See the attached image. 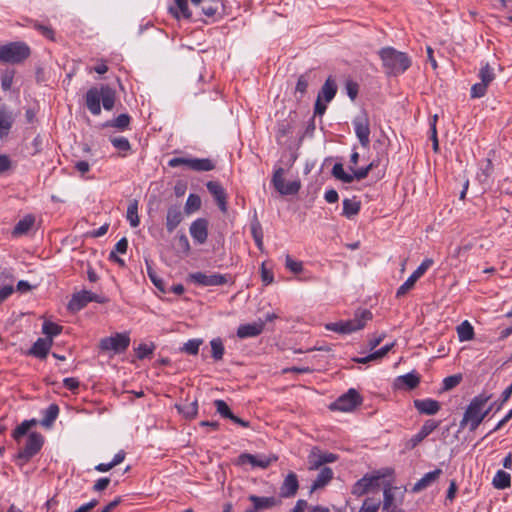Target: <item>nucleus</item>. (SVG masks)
<instances>
[{"mask_svg": "<svg viewBox=\"0 0 512 512\" xmlns=\"http://www.w3.org/2000/svg\"><path fill=\"white\" fill-rule=\"evenodd\" d=\"M487 85L482 82L476 83L471 87V97L472 98H481L486 94Z\"/></svg>", "mask_w": 512, "mask_h": 512, "instance_id": "nucleus-63", "label": "nucleus"}, {"mask_svg": "<svg viewBox=\"0 0 512 512\" xmlns=\"http://www.w3.org/2000/svg\"><path fill=\"white\" fill-rule=\"evenodd\" d=\"M110 142L120 152H128L131 150L130 142L126 137H123V136L111 137Z\"/></svg>", "mask_w": 512, "mask_h": 512, "instance_id": "nucleus-53", "label": "nucleus"}, {"mask_svg": "<svg viewBox=\"0 0 512 512\" xmlns=\"http://www.w3.org/2000/svg\"><path fill=\"white\" fill-rule=\"evenodd\" d=\"M312 79H313V74H312L311 70L306 71L305 73L301 74L298 77L296 87H295V95L298 100H301L303 98V96L306 94L307 88L309 86V83L312 81Z\"/></svg>", "mask_w": 512, "mask_h": 512, "instance_id": "nucleus-32", "label": "nucleus"}, {"mask_svg": "<svg viewBox=\"0 0 512 512\" xmlns=\"http://www.w3.org/2000/svg\"><path fill=\"white\" fill-rule=\"evenodd\" d=\"M439 423L435 420L428 419L425 421L423 426L421 427L420 431L413 435L411 439L408 442V447L413 449L415 448L420 442H422L430 433H432L437 427Z\"/></svg>", "mask_w": 512, "mask_h": 512, "instance_id": "nucleus-21", "label": "nucleus"}, {"mask_svg": "<svg viewBox=\"0 0 512 512\" xmlns=\"http://www.w3.org/2000/svg\"><path fill=\"white\" fill-rule=\"evenodd\" d=\"M208 225L209 222L205 218H198L193 221L190 225V234L195 242L198 244H204L208 237Z\"/></svg>", "mask_w": 512, "mask_h": 512, "instance_id": "nucleus-15", "label": "nucleus"}, {"mask_svg": "<svg viewBox=\"0 0 512 512\" xmlns=\"http://www.w3.org/2000/svg\"><path fill=\"white\" fill-rule=\"evenodd\" d=\"M337 93V84L335 80L329 76L323 86L321 87L317 99L324 100L326 103H329L333 100Z\"/></svg>", "mask_w": 512, "mask_h": 512, "instance_id": "nucleus-29", "label": "nucleus"}, {"mask_svg": "<svg viewBox=\"0 0 512 512\" xmlns=\"http://www.w3.org/2000/svg\"><path fill=\"white\" fill-rule=\"evenodd\" d=\"M53 345L52 339L38 338L32 347L27 351L28 356L45 359Z\"/></svg>", "mask_w": 512, "mask_h": 512, "instance_id": "nucleus-19", "label": "nucleus"}, {"mask_svg": "<svg viewBox=\"0 0 512 512\" xmlns=\"http://www.w3.org/2000/svg\"><path fill=\"white\" fill-rule=\"evenodd\" d=\"M338 459L334 453L322 452L318 447H313L308 455V465L310 470L319 469L326 463H333Z\"/></svg>", "mask_w": 512, "mask_h": 512, "instance_id": "nucleus-12", "label": "nucleus"}, {"mask_svg": "<svg viewBox=\"0 0 512 512\" xmlns=\"http://www.w3.org/2000/svg\"><path fill=\"white\" fill-rule=\"evenodd\" d=\"M179 413L187 419H193L198 413V402L194 400L189 403L177 406Z\"/></svg>", "mask_w": 512, "mask_h": 512, "instance_id": "nucleus-43", "label": "nucleus"}, {"mask_svg": "<svg viewBox=\"0 0 512 512\" xmlns=\"http://www.w3.org/2000/svg\"><path fill=\"white\" fill-rule=\"evenodd\" d=\"M15 121L12 111L6 105H0V138L7 137Z\"/></svg>", "mask_w": 512, "mask_h": 512, "instance_id": "nucleus-23", "label": "nucleus"}, {"mask_svg": "<svg viewBox=\"0 0 512 512\" xmlns=\"http://www.w3.org/2000/svg\"><path fill=\"white\" fill-rule=\"evenodd\" d=\"M511 395H512V384L509 385L502 392L500 399H497V401L492 404L493 409H495L496 411H499L502 408L503 404L508 401V399L511 397Z\"/></svg>", "mask_w": 512, "mask_h": 512, "instance_id": "nucleus-59", "label": "nucleus"}, {"mask_svg": "<svg viewBox=\"0 0 512 512\" xmlns=\"http://www.w3.org/2000/svg\"><path fill=\"white\" fill-rule=\"evenodd\" d=\"M101 94L102 85L100 88L91 87L85 94V105L93 115H99L101 113Z\"/></svg>", "mask_w": 512, "mask_h": 512, "instance_id": "nucleus-14", "label": "nucleus"}, {"mask_svg": "<svg viewBox=\"0 0 512 512\" xmlns=\"http://www.w3.org/2000/svg\"><path fill=\"white\" fill-rule=\"evenodd\" d=\"M188 281L203 287L222 286L229 282V277L219 273L207 275L203 272H195L188 275Z\"/></svg>", "mask_w": 512, "mask_h": 512, "instance_id": "nucleus-9", "label": "nucleus"}, {"mask_svg": "<svg viewBox=\"0 0 512 512\" xmlns=\"http://www.w3.org/2000/svg\"><path fill=\"white\" fill-rule=\"evenodd\" d=\"M461 379H462L461 375H452V376L446 377L443 380V390L448 391V390L453 389L460 383Z\"/></svg>", "mask_w": 512, "mask_h": 512, "instance_id": "nucleus-61", "label": "nucleus"}, {"mask_svg": "<svg viewBox=\"0 0 512 512\" xmlns=\"http://www.w3.org/2000/svg\"><path fill=\"white\" fill-rule=\"evenodd\" d=\"M293 131V124L290 120H282L277 123L276 127V140L281 143L282 139L287 137Z\"/></svg>", "mask_w": 512, "mask_h": 512, "instance_id": "nucleus-40", "label": "nucleus"}, {"mask_svg": "<svg viewBox=\"0 0 512 512\" xmlns=\"http://www.w3.org/2000/svg\"><path fill=\"white\" fill-rule=\"evenodd\" d=\"M202 342V339H190L184 344L182 351L189 355H197Z\"/></svg>", "mask_w": 512, "mask_h": 512, "instance_id": "nucleus-55", "label": "nucleus"}, {"mask_svg": "<svg viewBox=\"0 0 512 512\" xmlns=\"http://www.w3.org/2000/svg\"><path fill=\"white\" fill-rule=\"evenodd\" d=\"M207 190L213 196L219 209L223 212H227V194L222 185L217 181H208L206 183Z\"/></svg>", "mask_w": 512, "mask_h": 512, "instance_id": "nucleus-16", "label": "nucleus"}, {"mask_svg": "<svg viewBox=\"0 0 512 512\" xmlns=\"http://www.w3.org/2000/svg\"><path fill=\"white\" fill-rule=\"evenodd\" d=\"M411 64V58L406 53L386 47V75H401L410 68Z\"/></svg>", "mask_w": 512, "mask_h": 512, "instance_id": "nucleus-5", "label": "nucleus"}, {"mask_svg": "<svg viewBox=\"0 0 512 512\" xmlns=\"http://www.w3.org/2000/svg\"><path fill=\"white\" fill-rule=\"evenodd\" d=\"M127 220L130 222L131 227L135 228L140 224L138 216V202L134 200L127 208Z\"/></svg>", "mask_w": 512, "mask_h": 512, "instance_id": "nucleus-47", "label": "nucleus"}, {"mask_svg": "<svg viewBox=\"0 0 512 512\" xmlns=\"http://www.w3.org/2000/svg\"><path fill=\"white\" fill-rule=\"evenodd\" d=\"M273 461H277V457L274 456L273 458L269 457H258L256 455L250 454V453H242L238 456L236 460V465L242 466L245 464H251L253 467H260V468H267L270 466V464Z\"/></svg>", "mask_w": 512, "mask_h": 512, "instance_id": "nucleus-13", "label": "nucleus"}, {"mask_svg": "<svg viewBox=\"0 0 512 512\" xmlns=\"http://www.w3.org/2000/svg\"><path fill=\"white\" fill-rule=\"evenodd\" d=\"M175 6L169 7L170 13L177 19L180 17L190 19L192 12L188 8L187 0H174Z\"/></svg>", "mask_w": 512, "mask_h": 512, "instance_id": "nucleus-34", "label": "nucleus"}, {"mask_svg": "<svg viewBox=\"0 0 512 512\" xmlns=\"http://www.w3.org/2000/svg\"><path fill=\"white\" fill-rule=\"evenodd\" d=\"M265 329V322L258 320L253 323L241 324L237 328L236 335L240 339L259 336Z\"/></svg>", "mask_w": 512, "mask_h": 512, "instance_id": "nucleus-18", "label": "nucleus"}, {"mask_svg": "<svg viewBox=\"0 0 512 512\" xmlns=\"http://www.w3.org/2000/svg\"><path fill=\"white\" fill-rule=\"evenodd\" d=\"M420 383V376L416 372H410L405 375L398 376L393 382L395 390H413Z\"/></svg>", "mask_w": 512, "mask_h": 512, "instance_id": "nucleus-17", "label": "nucleus"}, {"mask_svg": "<svg viewBox=\"0 0 512 512\" xmlns=\"http://www.w3.org/2000/svg\"><path fill=\"white\" fill-rule=\"evenodd\" d=\"M432 259H425L417 269L408 277V279L397 289L396 297L404 296L410 289H412L416 281L424 275V273L432 266Z\"/></svg>", "mask_w": 512, "mask_h": 512, "instance_id": "nucleus-11", "label": "nucleus"}, {"mask_svg": "<svg viewBox=\"0 0 512 512\" xmlns=\"http://www.w3.org/2000/svg\"><path fill=\"white\" fill-rule=\"evenodd\" d=\"M382 484H384V473L378 471L377 474L364 475L353 485L351 491L353 495L367 496L359 512H378L382 501H384Z\"/></svg>", "mask_w": 512, "mask_h": 512, "instance_id": "nucleus-1", "label": "nucleus"}, {"mask_svg": "<svg viewBox=\"0 0 512 512\" xmlns=\"http://www.w3.org/2000/svg\"><path fill=\"white\" fill-rule=\"evenodd\" d=\"M131 122V117L127 113H122L118 115L116 118L107 121L103 124V127H113L118 129L119 131H125L128 129Z\"/></svg>", "mask_w": 512, "mask_h": 512, "instance_id": "nucleus-37", "label": "nucleus"}, {"mask_svg": "<svg viewBox=\"0 0 512 512\" xmlns=\"http://www.w3.org/2000/svg\"><path fill=\"white\" fill-rule=\"evenodd\" d=\"M146 267H147V274L152 283L155 285V287L160 290L161 292L165 293V282L162 278H160L156 271L152 268V266L146 261Z\"/></svg>", "mask_w": 512, "mask_h": 512, "instance_id": "nucleus-48", "label": "nucleus"}, {"mask_svg": "<svg viewBox=\"0 0 512 512\" xmlns=\"http://www.w3.org/2000/svg\"><path fill=\"white\" fill-rule=\"evenodd\" d=\"M285 267L294 274H298L303 270V263L301 261H295L290 255H286Z\"/></svg>", "mask_w": 512, "mask_h": 512, "instance_id": "nucleus-57", "label": "nucleus"}, {"mask_svg": "<svg viewBox=\"0 0 512 512\" xmlns=\"http://www.w3.org/2000/svg\"><path fill=\"white\" fill-rule=\"evenodd\" d=\"M211 356L215 361L222 360L225 353V348L221 338H214L210 341Z\"/></svg>", "mask_w": 512, "mask_h": 512, "instance_id": "nucleus-46", "label": "nucleus"}, {"mask_svg": "<svg viewBox=\"0 0 512 512\" xmlns=\"http://www.w3.org/2000/svg\"><path fill=\"white\" fill-rule=\"evenodd\" d=\"M155 350L154 343L145 344L141 343L137 348H135L136 356L138 359L143 360L146 358H150Z\"/></svg>", "mask_w": 512, "mask_h": 512, "instance_id": "nucleus-50", "label": "nucleus"}, {"mask_svg": "<svg viewBox=\"0 0 512 512\" xmlns=\"http://www.w3.org/2000/svg\"><path fill=\"white\" fill-rule=\"evenodd\" d=\"M89 302V291L82 290L74 293L70 299L67 308L70 312L76 313L87 306Z\"/></svg>", "mask_w": 512, "mask_h": 512, "instance_id": "nucleus-26", "label": "nucleus"}, {"mask_svg": "<svg viewBox=\"0 0 512 512\" xmlns=\"http://www.w3.org/2000/svg\"><path fill=\"white\" fill-rule=\"evenodd\" d=\"M373 163H370L366 167L359 168L357 170H354L353 166H350V170L353 171V174H351L352 182L354 179L362 180L367 177L369 171L372 169Z\"/></svg>", "mask_w": 512, "mask_h": 512, "instance_id": "nucleus-60", "label": "nucleus"}, {"mask_svg": "<svg viewBox=\"0 0 512 512\" xmlns=\"http://www.w3.org/2000/svg\"><path fill=\"white\" fill-rule=\"evenodd\" d=\"M385 507L387 512H404L403 509L398 508L394 504V494L392 493V488L388 487L386 484V496H385Z\"/></svg>", "mask_w": 512, "mask_h": 512, "instance_id": "nucleus-54", "label": "nucleus"}, {"mask_svg": "<svg viewBox=\"0 0 512 512\" xmlns=\"http://www.w3.org/2000/svg\"><path fill=\"white\" fill-rule=\"evenodd\" d=\"M183 220V213L181 205H171L167 209L166 214V229L169 233H172Z\"/></svg>", "mask_w": 512, "mask_h": 512, "instance_id": "nucleus-20", "label": "nucleus"}, {"mask_svg": "<svg viewBox=\"0 0 512 512\" xmlns=\"http://www.w3.org/2000/svg\"><path fill=\"white\" fill-rule=\"evenodd\" d=\"M372 319V313L368 309L358 310L353 319L328 323L325 328L339 334H350L358 331L366 325L367 321Z\"/></svg>", "mask_w": 512, "mask_h": 512, "instance_id": "nucleus-4", "label": "nucleus"}, {"mask_svg": "<svg viewBox=\"0 0 512 512\" xmlns=\"http://www.w3.org/2000/svg\"><path fill=\"white\" fill-rule=\"evenodd\" d=\"M37 424V421L35 419H31V420H25L23 421L20 425H18L13 433H12V437L14 438L15 441L19 442L20 439L25 436L28 431Z\"/></svg>", "mask_w": 512, "mask_h": 512, "instance_id": "nucleus-41", "label": "nucleus"}, {"mask_svg": "<svg viewBox=\"0 0 512 512\" xmlns=\"http://www.w3.org/2000/svg\"><path fill=\"white\" fill-rule=\"evenodd\" d=\"M479 78L481 79V82L487 86L495 79L494 70L488 63L480 69Z\"/></svg>", "mask_w": 512, "mask_h": 512, "instance_id": "nucleus-52", "label": "nucleus"}, {"mask_svg": "<svg viewBox=\"0 0 512 512\" xmlns=\"http://www.w3.org/2000/svg\"><path fill=\"white\" fill-rule=\"evenodd\" d=\"M332 175L344 182V183H352V177H351V174L349 173H346L344 171V168H343V165L341 163H336L334 164L333 168H332Z\"/></svg>", "mask_w": 512, "mask_h": 512, "instance_id": "nucleus-51", "label": "nucleus"}, {"mask_svg": "<svg viewBox=\"0 0 512 512\" xmlns=\"http://www.w3.org/2000/svg\"><path fill=\"white\" fill-rule=\"evenodd\" d=\"M384 356V347H381L380 349H378L377 351H375L374 353H371L365 357H358V358H354L353 360L356 362V363H361V364H366L370 361H373V360H376V359H380Z\"/></svg>", "mask_w": 512, "mask_h": 512, "instance_id": "nucleus-58", "label": "nucleus"}, {"mask_svg": "<svg viewBox=\"0 0 512 512\" xmlns=\"http://www.w3.org/2000/svg\"><path fill=\"white\" fill-rule=\"evenodd\" d=\"M44 444V437L39 432H31L23 448L19 450L15 459L20 466L27 464L36 454L39 453Z\"/></svg>", "mask_w": 512, "mask_h": 512, "instance_id": "nucleus-6", "label": "nucleus"}, {"mask_svg": "<svg viewBox=\"0 0 512 512\" xmlns=\"http://www.w3.org/2000/svg\"><path fill=\"white\" fill-rule=\"evenodd\" d=\"M413 403L418 412L425 415H435L441 408L440 403L431 398L415 399Z\"/></svg>", "mask_w": 512, "mask_h": 512, "instance_id": "nucleus-25", "label": "nucleus"}, {"mask_svg": "<svg viewBox=\"0 0 512 512\" xmlns=\"http://www.w3.org/2000/svg\"><path fill=\"white\" fill-rule=\"evenodd\" d=\"M442 474L441 469H435L426 473L420 480H418L412 487V492L418 493L427 487L431 486Z\"/></svg>", "mask_w": 512, "mask_h": 512, "instance_id": "nucleus-28", "label": "nucleus"}, {"mask_svg": "<svg viewBox=\"0 0 512 512\" xmlns=\"http://www.w3.org/2000/svg\"><path fill=\"white\" fill-rule=\"evenodd\" d=\"M361 402L362 398L360 394L355 389L351 388L345 394L338 397V399L330 405V409L348 412L359 406Z\"/></svg>", "mask_w": 512, "mask_h": 512, "instance_id": "nucleus-10", "label": "nucleus"}, {"mask_svg": "<svg viewBox=\"0 0 512 512\" xmlns=\"http://www.w3.org/2000/svg\"><path fill=\"white\" fill-rule=\"evenodd\" d=\"M285 170L282 167H278L274 170L272 176V185L277 192L281 195H295L301 188L300 181H291L287 184L284 183Z\"/></svg>", "mask_w": 512, "mask_h": 512, "instance_id": "nucleus-8", "label": "nucleus"}, {"mask_svg": "<svg viewBox=\"0 0 512 512\" xmlns=\"http://www.w3.org/2000/svg\"><path fill=\"white\" fill-rule=\"evenodd\" d=\"M490 399L491 395L487 394L475 396L464 413L463 419L460 422V427L464 428L469 424L470 431L476 430L488 413L493 410V405H490L485 411H483V407Z\"/></svg>", "mask_w": 512, "mask_h": 512, "instance_id": "nucleus-2", "label": "nucleus"}, {"mask_svg": "<svg viewBox=\"0 0 512 512\" xmlns=\"http://www.w3.org/2000/svg\"><path fill=\"white\" fill-rule=\"evenodd\" d=\"M360 211V202L352 201L351 199L343 200V215L347 218H351L354 215H357Z\"/></svg>", "mask_w": 512, "mask_h": 512, "instance_id": "nucleus-45", "label": "nucleus"}, {"mask_svg": "<svg viewBox=\"0 0 512 512\" xmlns=\"http://www.w3.org/2000/svg\"><path fill=\"white\" fill-rule=\"evenodd\" d=\"M214 406L216 408V411L223 417V418H229L231 417V409L229 408L228 404L221 399H217L214 401Z\"/></svg>", "mask_w": 512, "mask_h": 512, "instance_id": "nucleus-56", "label": "nucleus"}, {"mask_svg": "<svg viewBox=\"0 0 512 512\" xmlns=\"http://www.w3.org/2000/svg\"><path fill=\"white\" fill-rule=\"evenodd\" d=\"M31 55L30 47L22 41L9 42L0 46V62L12 65L23 63Z\"/></svg>", "mask_w": 512, "mask_h": 512, "instance_id": "nucleus-3", "label": "nucleus"}, {"mask_svg": "<svg viewBox=\"0 0 512 512\" xmlns=\"http://www.w3.org/2000/svg\"><path fill=\"white\" fill-rule=\"evenodd\" d=\"M59 415V406L55 403L50 404L44 411V417L41 420V425L49 428L53 425Z\"/></svg>", "mask_w": 512, "mask_h": 512, "instance_id": "nucleus-38", "label": "nucleus"}, {"mask_svg": "<svg viewBox=\"0 0 512 512\" xmlns=\"http://www.w3.org/2000/svg\"><path fill=\"white\" fill-rule=\"evenodd\" d=\"M261 279L265 285H269L274 281V275L272 270L267 269L265 263L261 265Z\"/></svg>", "mask_w": 512, "mask_h": 512, "instance_id": "nucleus-64", "label": "nucleus"}, {"mask_svg": "<svg viewBox=\"0 0 512 512\" xmlns=\"http://www.w3.org/2000/svg\"><path fill=\"white\" fill-rule=\"evenodd\" d=\"M492 484L497 489H506L511 486V476L509 473L498 470L493 478Z\"/></svg>", "mask_w": 512, "mask_h": 512, "instance_id": "nucleus-39", "label": "nucleus"}, {"mask_svg": "<svg viewBox=\"0 0 512 512\" xmlns=\"http://www.w3.org/2000/svg\"><path fill=\"white\" fill-rule=\"evenodd\" d=\"M298 489L299 482L297 475L294 472H289L280 487V496L283 498H291L296 495Z\"/></svg>", "mask_w": 512, "mask_h": 512, "instance_id": "nucleus-22", "label": "nucleus"}, {"mask_svg": "<svg viewBox=\"0 0 512 512\" xmlns=\"http://www.w3.org/2000/svg\"><path fill=\"white\" fill-rule=\"evenodd\" d=\"M34 223L35 217L31 214H28L15 225L12 234L14 236L24 235L32 228Z\"/></svg>", "mask_w": 512, "mask_h": 512, "instance_id": "nucleus-35", "label": "nucleus"}, {"mask_svg": "<svg viewBox=\"0 0 512 512\" xmlns=\"http://www.w3.org/2000/svg\"><path fill=\"white\" fill-rule=\"evenodd\" d=\"M34 28L40 32L44 37L54 40L55 39V31L50 26H46L43 24L36 23Z\"/></svg>", "mask_w": 512, "mask_h": 512, "instance_id": "nucleus-62", "label": "nucleus"}, {"mask_svg": "<svg viewBox=\"0 0 512 512\" xmlns=\"http://www.w3.org/2000/svg\"><path fill=\"white\" fill-rule=\"evenodd\" d=\"M201 208V198L197 194H190L185 204V212L191 214Z\"/></svg>", "mask_w": 512, "mask_h": 512, "instance_id": "nucleus-49", "label": "nucleus"}, {"mask_svg": "<svg viewBox=\"0 0 512 512\" xmlns=\"http://www.w3.org/2000/svg\"><path fill=\"white\" fill-rule=\"evenodd\" d=\"M130 345V336L128 333H116L110 337L100 340L99 348L101 351H113L116 354L123 353Z\"/></svg>", "mask_w": 512, "mask_h": 512, "instance_id": "nucleus-7", "label": "nucleus"}, {"mask_svg": "<svg viewBox=\"0 0 512 512\" xmlns=\"http://www.w3.org/2000/svg\"><path fill=\"white\" fill-rule=\"evenodd\" d=\"M189 169L198 172L211 171L215 169V164L208 158H190Z\"/></svg>", "mask_w": 512, "mask_h": 512, "instance_id": "nucleus-36", "label": "nucleus"}, {"mask_svg": "<svg viewBox=\"0 0 512 512\" xmlns=\"http://www.w3.org/2000/svg\"><path fill=\"white\" fill-rule=\"evenodd\" d=\"M248 500L255 506L258 511L263 509H270L278 506L281 501L273 496L271 497H260L257 495H250Z\"/></svg>", "mask_w": 512, "mask_h": 512, "instance_id": "nucleus-30", "label": "nucleus"}, {"mask_svg": "<svg viewBox=\"0 0 512 512\" xmlns=\"http://www.w3.org/2000/svg\"><path fill=\"white\" fill-rule=\"evenodd\" d=\"M198 8L207 17L221 15L224 9L222 0H202Z\"/></svg>", "mask_w": 512, "mask_h": 512, "instance_id": "nucleus-27", "label": "nucleus"}, {"mask_svg": "<svg viewBox=\"0 0 512 512\" xmlns=\"http://www.w3.org/2000/svg\"><path fill=\"white\" fill-rule=\"evenodd\" d=\"M63 330V327L57 323L51 321H45L42 326V332L46 335L45 339H52L54 336L59 335Z\"/></svg>", "mask_w": 512, "mask_h": 512, "instance_id": "nucleus-44", "label": "nucleus"}, {"mask_svg": "<svg viewBox=\"0 0 512 512\" xmlns=\"http://www.w3.org/2000/svg\"><path fill=\"white\" fill-rule=\"evenodd\" d=\"M116 91L109 85H102L101 103L103 108L111 111L115 106Z\"/></svg>", "mask_w": 512, "mask_h": 512, "instance_id": "nucleus-33", "label": "nucleus"}, {"mask_svg": "<svg viewBox=\"0 0 512 512\" xmlns=\"http://www.w3.org/2000/svg\"><path fill=\"white\" fill-rule=\"evenodd\" d=\"M457 334L459 340L462 342L472 340L474 338V328L465 320L457 327Z\"/></svg>", "mask_w": 512, "mask_h": 512, "instance_id": "nucleus-42", "label": "nucleus"}, {"mask_svg": "<svg viewBox=\"0 0 512 512\" xmlns=\"http://www.w3.org/2000/svg\"><path fill=\"white\" fill-rule=\"evenodd\" d=\"M355 133L361 143L362 146H367L369 144V124L368 120L364 116H358L353 121Z\"/></svg>", "mask_w": 512, "mask_h": 512, "instance_id": "nucleus-24", "label": "nucleus"}, {"mask_svg": "<svg viewBox=\"0 0 512 512\" xmlns=\"http://www.w3.org/2000/svg\"><path fill=\"white\" fill-rule=\"evenodd\" d=\"M332 478H333L332 469L329 467H323L311 485L310 494L313 493L314 491L326 486L332 480Z\"/></svg>", "mask_w": 512, "mask_h": 512, "instance_id": "nucleus-31", "label": "nucleus"}]
</instances>
